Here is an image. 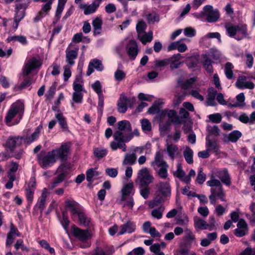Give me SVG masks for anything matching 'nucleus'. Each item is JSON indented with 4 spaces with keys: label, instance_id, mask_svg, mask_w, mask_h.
I'll use <instances>...</instances> for the list:
<instances>
[{
    "label": "nucleus",
    "instance_id": "obj_1",
    "mask_svg": "<svg viewBox=\"0 0 255 255\" xmlns=\"http://www.w3.org/2000/svg\"><path fill=\"white\" fill-rule=\"evenodd\" d=\"M118 130L114 132V140L110 143L113 150L121 148L123 151L127 150L125 142L129 141L132 138V128L128 121L123 120L118 123Z\"/></svg>",
    "mask_w": 255,
    "mask_h": 255
},
{
    "label": "nucleus",
    "instance_id": "obj_2",
    "mask_svg": "<svg viewBox=\"0 0 255 255\" xmlns=\"http://www.w3.org/2000/svg\"><path fill=\"white\" fill-rule=\"evenodd\" d=\"M23 103L17 101L13 103L8 110L4 118L6 124L8 126L16 125L22 119L24 113Z\"/></svg>",
    "mask_w": 255,
    "mask_h": 255
},
{
    "label": "nucleus",
    "instance_id": "obj_3",
    "mask_svg": "<svg viewBox=\"0 0 255 255\" xmlns=\"http://www.w3.org/2000/svg\"><path fill=\"white\" fill-rule=\"evenodd\" d=\"M225 28L227 34L230 37L237 40H240L248 35L247 26L246 24L240 23L234 24L231 23H226Z\"/></svg>",
    "mask_w": 255,
    "mask_h": 255
},
{
    "label": "nucleus",
    "instance_id": "obj_4",
    "mask_svg": "<svg viewBox=\"0 0 255 255\" xmlns=\"http://www.w3.org/2000/svg\"><path fill=\"white\" fill-rule=\"evenodd\" d=\"M151 166L161 178H166L167 177L168 165L163 159V155L160 150L156 152Z\"/></svg>",
    "mask_w": 255,
    "mask_h": 255
},
{
    "label": "nucleus",
    "instance_id": "obj_5",
    "mask_svg": "<svg viewBox=\"0 0 255 255\" xmlns=\"http://www.w3.org/2000/svg\"><path fill=\"white\" fill-rule=\"evenodd\" d=\"M74 92L72 95V100L74 103L81 104L83 101V94L85 91L84 88V81L82 76L78 75L73 83Z\"/></svg>",
    "mask_w": 255,
    "mask_h": 255
},
{
    "label": "nucleus",
    "instance_id": "obj_6",
    "mask_svg": "<svg viewBox=\"0 0 255 255\" xmlns=\"http://www.w3.org/2000/svg\"><path fill=\"white\" fill-rule=\"evenodd\" d=\"M208 186L211 187L210 189L211 194L217 196L221 201H224L225 193L221 182L218 179L215 178V176L212 175L211 179L206 182Z\"/></svg>",
    "mask_w": 255,
    "mask_h": 255
},
{
    "label": "nucleus",
    "instance_id": "obj_7",
    "mask_svg": "<svg viewBox=\"0 0 255 255\" xmlns=\"http://www.w3.org/2000/svg\"><path fill=\"white\" fill-rule=\"evenodd\" d=\"M73 235L83 243L80 245L83 248L89 247L91 244L88 240L91 237L92 235L88 230H82L74 226L72 228Z\"/></svg>",
    "mask_w": 255,
    "mask_h": 255
},
{
    "label": "nucleus",
    "instance_id": "obj_8",
    "mask_svg": "<svg viewBox=\"0 0 255 255\" xmlns=\"http://www.w3.org/2000/svg\"><path fill=\"white\" fill-rule=\"evenodd\" d=\"M153 180V176L147 168H142L138 171L136 180V183L138 185H149L152 183Z\"/></svg>",
    "mask_w": 255,
    "mask_h": 255
},
{
    "label": "nucleus",
    "instance_id": "obj_9",
    "mask_svg": "<svg viewBox=\"0 0 255 255\" xmlns=\"http://www.w3.org/2000/svg\"><path fill=\"white\" fill-rule=\"evenodd\" d=\"M37 158L39 163L43 168L51 166L56 162V160L51 151H49L46 155L45 154V152H41L37 155Z\"/></svg>",
    "mask_w": 255,
    "mask_h": 255
},
{
    "label": "nucleus",
    "instance_id": "obj_10",
    "mask_svg": "<svg viewBox=\"0 0 255 255\" xmlns=\"http://www.w3.org/2000/svg\"><path fill=\"white\" fill-rule=\"evenodd\" d=\"M70 144L68 143H63L60 147H56L52 150L55 160L59 159L61 161L67 159L70 150Z\"/></svg>",
    "mask_w": 255,
    "mask_h": 255
},
{
    "label": "nucleus",
    "instance_id": "obj_11",
    "mask_svg": "<svg viewBox=\"0 0 255 255\" xmlns=\"http://www.w3.org/2000/svg\"><path fill=\"white\" fill-rule=\"evenodd\" d=\"M135 102L134 98H127L125 94H121L118 102V110L121 113H125L127 107L131 108Z\"/></svg>",
    "mask_w": 255,
    "mask_h": 255
},
{
    "label": "nucleus",
    "instance_id": "obj_12",
    "mask_svg": "<svg viewBox=\"0 0 255 255\" xmlns=\"http://www.w3.org/2000/svg\"><path fill=\"white\" fill-rule=\"evenodd\" d=\"M41 65V62L39 59L32 57L25 62L22 69V74L24 76H28L32 71L39 68Z\"/></svg>",
    "mask_w": 255,
    "mask_h": 255
},
{
    "label": "nucleus",
    "instance_id": "obj_13",
    "mask_svg": "<svg viewBox=\"0 0 255 255\" xmlns=\"http://www.w3.org/2000/svg\"><path fill=\"white\" fill-rule=\"evenodd\" d=\"M203 14L207 16V20L209 22H215L219 17L218 11L214 10L210 5H206L203 7Z\"/></svg>",
    "mask_w": 255,
    "mask_h": 255
},
{
    "label": "nucleus",
    "instance_id": "obj_14",
    "mask_svg": "<svg viewBox=\"0 0 255 255\" xmlns=\"http://www.w3.org/2000/svg\"><path fill=\"white\" fill-rule=\"evenodd\" d=\"M163 152L166 153L169 158L173 161L175 158L180 157L181 153L177 145L167 143Z\"/></svg>",
    "mask_w": 255,
    "mask_h": 255
},
{
    "label": "nucleus",
    "instance_id": "obj_15",
    "mask_svg": "<svg viewBox=\"0 0 255 255\" xmlns=\"http://www.w3.org/2000/svg\"><path fill=\"white\" fill-rule=\"evenodd\" d=\"M20 234L17 228L11 223L9 227V231L7 234L5 245L6 246H10L12 244L14 239L15 237H20Z\"/></svg>",
    "mask_w": 255,
    "mask_h": 255
},
{
    "label": "nucleus",
    "instance_id": "obj_16",
    "mask_svg": "<svg viewBox=\"0 0 255 255\" xmlns=\"http://www.w3.org/2000/svg\"><path fill=\"white\" fill-rule=\"evenodd\" d=\"M24 141V137L22 136L9 137L6 142V147L10 151H12L14 148L20 146Z\"/></svg>",
    "mask_w": 255,
    "mask_h": 255
},
{
    "label": "nucleus",
    "instance_id": "obj_17",
    "mask_svg": "<svg viewBox=\"0 0 255 255\" xmlns=\"http://www.w3.org/2000/svg\"><path fill=\"white\" fill-rule=\"evenodd\" d=\"M135 223L131 221H128L120 226V230L118 233V235L120 236L126 233L131 234L136 230Z\"/></svg>",
    "mask_w": 255,
    "mask_h": 255
},
{
    "label": "nucleus",
    "instance_id": "obj_18",
    "mask_svg": "<svg viewBox=\"0 0 255 255\" xmlns=\"http://www.w3.org/2000/svg\"><path fill=\"white\" fill-rule=\"evenodd\" d=\"M214 174L221 180L222 183L227 186L231 185V179L227 169L224 168L221 170H217L214 172Z\"/></svg>",
    "mask_w": 255,
    "mask_h": 255
},
{
    "label": "nucleus",
    "instance_id": "obj_19",
    "mask_svg": "<svg viewBox=\"0 0 255 255\" xmlns=\"http://www.w3.org/2000/svg\"><path fill=\"white\" fill-rule=\"evenodd\" d=\"M164 115L167 116L168 118V122L167 123V126H168L171 123L175 124H180L182 123V121L181 118L177 115L175 110H164L162 112Z\"/></svg>",
    "mask_w": 255,
    "mask_h": 255
},
{
    "label": "nucleus",
    "instance_id": "obj_20",
    "mask_svg": "<svg viewBox=\"0 0 255 255\" xmlns=\"http://www.w3.org/2000/svg\"><path fill=\"white\" fill-rule=\"evenodd\" d=\"M94 69L99 71H102L104 69V66L101 61L97 59H93L89 63L88 70L86 75L89 76L94 72Z\"/></svg>",
    "mask_w": 255,
    "mask_h": 255
},
{
    "label": "nucleus",
    "instance_id": "obj_21",
    "mask_svg": "<svg viewBox=\"0 0 255 255\" xmlns=\"http://www.w3.org/2000/svg\"><path fill=\"white\" fill-rule=\"evenodd\" d=\"M65 207L71 213L73 218L77 217L80 213L79 205L73 200H67L65 201Z\"/></svg>",
    "mask_w": 255,
    "mask_h": 255
},
{
    "label": "nucleus",
    "instance_id": "obj_22",
    "mask_svg": "<svg viewBox=\"0 0 255 255\" xmlns=\"http://www.w3.org/2000/svg\"><path fill=\"white\" fill-rule=\"evenodd\" d=\"M248 232V226L244 219L239 220L237 224V228L235 230V235L238 237L246 235Z\"/></svg>",
    "mask_w": 255,
    "mask_h": 255
},
{
    "label": "nucleus",
    "instance_id": "obj_23",
    "mask_svg": "<svg viewBox=\"0 0 255 255\" xmlns=\"http://www.w3.org/2000/svg\"><path fill=\"white\" fill-rule=\"evenodd\" d=\"M102 0H95L90 4H84L80 6V8L84 9L85 15H89L94 13L99 7Z\"/></svg>",
    "mask_w": 255,
    "mask_h": 255
},
{
    "label": "nucleus",
    "instance_id": "obj_24",
    "mask_svg": "<svg viewBox=\"0 0 255 255\" xmlns=\"http://www.w3.org/2000/svg\"><path fill=\"white\" fill-rule=\"evenodd\" d=\"M127 51L128 55L132 60H134L138 53L137 45L133 40H128Z\"/></svg>",
    "mask_w": 255,
    "mask_h": 255
},
{
    "label": "nucleus",
    "instance_id": "obj_25",
    "mask_svg": "<svg viewBox=\"0 0 255 255\" xmlns=\"http://www.w3.org/2000/svg\"><path fill=\"white\" fill-rule=\"evenodd\" d=\"M135 190L133 182L129 181L124 184L121 190L122 199H125L126 197H131L134 194Z\"/></svg>",
    "mask_w": 255,
    "mask_h": 255
},
{
    "label": "nucleus",
    "instance_id": "obj_26",
    "mask_svg": "<svg viewBox=\"0 0 255 255\" xmlns=\"http://www.w3.org/2000/svg\"><path fill=\"white\" fill-rule=\"evenodd\" d=\"M236 86L240 89H253L255 87L254 83L247 81V78L245 76L239 77L236 83Z\"/></svg>",
    "mask_w": 255,
    "mask_h": 255
},
{
    "label": "nucleus",
    "instance_id": "obj_27",
    "mask_svg": "<svg viewBox=\"0 0 255 255\" xmlns=\"http://www.w3.org/2000/svg\"><path fill=\"white\" fill-rule=\"evenodd\" d=\"M79 48H75L73 50H71L68 47L66 50V61L70 66H73L75 64L74 60L78 56Z\"/></svg>",
    "mask_w": 255,
    "mask_h": 255
},
{
    "label": "nucleus",
    "instance_id": "obj_28",
    "mask_svg": "<svg viewBox=\"0 0 255 255\" xmlns=\"http://www.w3.org/2000/svg\"><path fill=\"white\" fill-rule=\"evenodd\" d=\"M173 175L186 184L190 183L191 181V179H190L189 176H186V173L182 169V167L180 163L177 164V169L174 171Z\"/></svg>",
    "mask_w": 255,
    "mask_h": 255
},
{
    "label": "nucleus",
    "instance_id": "obj_29",
    "mask_svg": "<svg viewBox=\"0 0 255 255\" xmlns=\"http://www.w3.org/2000/svg\"><path fill=\"white\" fill-rule=\"evenodd\" d=\"M183 57L180 54L177 53L168 58V64L170 65V68L173 70L179 68L182 63L181 60Z\"/></svg>",
    "mask_w": 255,
    "mask_h": 255
},
{
    "label": "nucleus",
    "instance_id": "obj_30",
    "mask_svg": "<svg viewBox=\"0 0 255 255\" xmlns=\"http://www.w3.org/2000/svg\"><path fill=\"white\" fill-rule=\"evenodd\" d=\"M156 186L158 188V191L163 195V196L167 197L170 196L171 187L168 182H160Z\"/></svg>",
    "mask_w": 255,
    "mask_h": 255
},
{
    "label": "nucleus",
    "instance_id": "obj_31",
    "mask_svg": "<svg viewBox=\"0 0 255 255\" xmlns=\"http://www.w3.org/2000/svg\"><path fill=\"white\" fill-rule=\"evenodd\" d=\"M26 8H15V16L14 22L15 25H13L14 29H16L18 27L19 22L23 18L25 15V9Z\"/></svg>",
    "mask_w": 255,
    "mask_h": 255
},
{
    "label": "nucleus",
    "instance_id": "obj_32",
    "mask_svg": "<svg viewBox=\"0 0 255 255\" xmlns=\"http://www.w3.org/2000/svg\"><path fill=\"white\" fill-rule=\"evenodd\" d=\"M217 94V92L213 87L209 88L208 91V95L207 98V105L210 106H214L217 105L215 101V98Z\"/></svg>",
    "mask_w": 255,
    "mask_h": 255
},
{
    "label": "nucleus",
    "instance_id": "obj_33",
    "mask_svg": "<svg viewBox=\"0 0 255 255\" xmlns=\"http://www.w3.org/2000/svg\"><path fill=\"white\" fill-rule=\"evenodd\" d=\"M57 119L60 128L64 131L68 130V127L66 119L64 116L63 114L59 112H58L55 116Z\"/></svg>",
    "mask_w": 255,
    "mask_h": 255
},
{
    "label": "nucleus",
    "instance_id": "obj_34",
    "mask_svg": "<svg viewBox=\"0 0 255 255\" xmlns=\"http://www.w3.org/2000/svg\"><path fill=\"white\" fill-rule=\"evenodd\" d=\"M194 226L197 229H211L209 227V224L203 219L201 218L196 216L194 217Z\"/></svg>",
    "mask_w": 255,
    "mask_h": 255
},
{
    "label": "nucleus",
    "instance_id": "obj_35",
    "mask_svg": "<svg viewBox=\"0 0 255 255\" xmlns=\"http://www.w3.org/2000/svg\"><path fill=\"white\" fill-rule=\"evenodd\" d=\"M240 122L244 124L253 125L255 123V111L253 112L249 117L246 114L241 115L239 117Z\"/></svg>",
    "mask_w": 255,
    "mask_h": 255
},
{
    "label": "nucleus",
    "instance_id": "obj_36",
    "mask_svg": "<svg viewBox=\"0 0 255 255\" xmlns=\"http://www.w3.org/2000/svg\"><path fill=\"white\" fill-rule=\"evenodd\" d=\"M80 224L85 227H91L92 226L91 219L84 213L80 212L77 216Z\"/></svg>",
    "mask_w": 255,
    "mask_h": 255
},
{
    "label": "nucleus",
    "instance_id": "obj_37",
    "mask_svg": "<svg viewBox=\"0 0 255 255\" xmlns=\"http://www.w3.org/2000/svg\"><path fill=\"white\" fill-rule=\"evenodd\" d=\"M242 133L238 130H235L225 136V140L232 142H235L242 136Z\"/></svg>",
    "mask_w": 255,
    "mask_h": 255
},
{
    "label": "nucleus",
    "instance_id": "obj_38",
    "mask_svg": "<svg viewBox=\"0 0 255 255\" xmlns=\"http://www.w3.org/2000/svg\"><path fill=\"white\" fill-rule=\"evenodd\" d=\"M212 62V60L209 55H205L203 56L202 61L203 68L210 74L213 72Z\"/></svg>",
    "mask_w": 255,
    "mask_h": 255
},
{
    "label": "nucleus",
    "instance_id": "obj_39",
    "mask_svg": "<svg viewBox=\"0 0 255 255\" xmlns=\"http://www.w3.org/2000/svg\"><path fill=\"white\" fill-rule=\"evenodd\" d=\"M103 21L101 18L96 17L92 21L93 27V32L95 35H99L101 33L102 30V25Z\"/></svg>",
    "mask_w": 255,
    "mask_h": 255
},
{
    "label": "nucleus",
    "instance_id": "obj_40",
    "mask_svg": "<svg viewBox=\"0 0 255 255\" xmlns=\"http://www.w3.org/2000/svg\"><path fill=\"white\" fill-rule=\"evenodd\" d=\"M67 0H58V5L55 13L56 21L53 23H55L60 18V15L63 10L64 6Z\"/></svg>",
    "mask_w": 255,
    "mask_h": 255
},
{
    "label": "nucleus",
    "instance_id": "obj_41",
    "mask_svg": "<svg viewBox=\"0 0 255 255\" xmlns=\"http://www.w3.org/2000/svg\"><path fill=\"white\" fill-rule=\"evenodd\" d=\"M136 159V156L135 153L132 152L131 154H126L125 156V158L123 161V164L124 165H132L134 164Z\"/></svg>",
    "mask_w": 255,
    "mask_h": 255
},
{
    "label": "nucleus",
    "instance_id": "obj_42",
    "mask_svg": "<svg viewBox=\"0 0 255 255\" xmlns=\"http://www.w3.org/2000/svg\"><path fill=\"white\" fill-rule=\"evenodd\" d=\"M42 128V126L40 125L37 127L31 136L24 138V141L27 143H31L35 140L37 139L39 136Z\"/></svg>",
    "mask_w": 255,
    "mask_h": 255
},
{
    "label": "nucleus",
    "instance_id": "obj_43",
    "mask_svg": "<svg viewBox=\"0 0 255 255\" xmlns=\"http://www.w3.org/2000/svg\"><path fill=\"white\" fill-rule=\"evenodd\" d=\"M71 168V163L69 162H65L59 166L57 169V172L58 173H64V174L67 176Z\"/></svg>",
    "mask_w": 255,
    "mask_h": 255
},
{
    "label": "nucleus",
    "instance_id": "obj_44",
    "mask_svg": "<svg viewBox=\"0 0 255 255\" xmlns=\"http://www.w3.org/2000/svg\"><path fill=\"white\" fill-rule=\"evenodd\" d=\"M46 197V195L45 193H42L35 205L34 209L35 210L36 209H39L41 211L43 210L45 207Z\"/></svg>",
    "mask_w": 255,
    "mask_h": 255
},
{
    "label": "nucleus",
    "instance_id": "obj_45",
    "mask_svg": "<svg viewBox=\"0 0 255 255\" xmlns=\"http://www.w3.org/2000/svg\"><path fill=\"white\" fill-rule=\"evenodd\" d=\"M183 155L186 161L188 163L191 164L193 162V151L190 147H186L185 150L184 151Z\"/></svg>",
    "mask_w": 255,
    "mask_h": 255
},
{
    "label": "nucleus",
    "instance_id": "obj_46",
    "mask_svg": "<svg viewBox=\"0 0 255 255\" xmlns=\"http://www.w3.org/2000/svg\"><path fill=\"white\" fill-rule=\"evenodd\" d=\"M140 195L145 199L148 198L150 193V188L148 185H138Z\"/></svg>",
    "mask_w": 255,
    "mask_h": 255
},
{
    "label": "nucleus",
    "instance_id": "obj_47",
    "mask_svg": "<svg viewBox=\"0 0 255 255\" xmlns=\"http://www.w3.org/2000/svg\"><path fill=\"white\" fill-rule=\"evenodd\" d=\"M234 66L230 62H227L225 67V73L228 79H232L234 77L233 69Z\"/></svg>",
    "mask_w": 255,
    "mask_h": 255
},
{
    "label": "nucleus",
    "instance_id": "obj_48",
    "mask_svg": "<svg viewBox=\"0 0 255 255\" xmlns=\"http://www.w3.org/2000/svg\"><path fill=\"white\" fill-rule=\"evenodd\" d=\"M206 146L209 151L211 150L217 151L218 150V146L216 142L211 140L208 136L206 137Z\"/></svg>",
    "mask_w": 255,
    "mask_h": 255
},
{
    "label": "nucleus",
    "instance_id": "obj_49",
    "mask_svg": "<svg viewBox=\"0 0 255 255\" xmlns=\"http://www.w3.org/2000/svg\"><path fill=\"white\" fill-rule=\"evenodd\" d=\"M138 37L143 44H145L152 40V32L149 31L147 33L139 35Z\"/></svg>",
    "mask_w": 255,
    "mask_h": 255
},
{
    "label": "nucleus",
    "instance_id": "obj_50",
    "mask_svg": "<svg viewBox=\"0 0 255 255\" xmlns=\"http://www.w3.org/2000/svg\"><path fill=\"white\" fill-rule=\"evenodd\" d=\"M164 210V207L161 205L158 208H155L152 211L151 215L155 218L160 219L162 217Z\"/></svg>",
    "mask_w": 255,
    "mask_h": 255
},
{
    "label": "nucleus",
    "instance_id": "obj_51",
    "mask_svg": "<svg viewBox=\"0 0 255 255\" xmlns=\"http://www.w3.org/2000/svg\"><path fill=\"white\" fill-rule=\"evenodd\" d=\"M128 40L125 39L123 40L115 49L117 53L120 55L122 56L125 52V48L127 49V43Z\"/></svg>",
    "mask_w": 255,
    "mask_h": 255
},
{
    "label": "nucleus",
    "instance_id": "obj_52",
    "mask_svg": "<svg viewBox=\"0 0 255 255\" xmlns=\"http://www.w3.org/2000/svg\"><path fill=\"white\" fill-rule=\"evenodd\" d=\"M99 175L96 168H91L87 170L86 172V179L88 182H91L93 178Z\"/></svg>",
    "mask_w": 255,
    "mask_h": 255
},
{
    "label": "nucleus",
    "instance_id": "obj_53",
    "mask_svg": "<svg viewBox=\"0 0 255 255\" xmlns=\"http://www.w3.org/2000/svg\"><path fill=\"white\" fill-rule=\"evenodd\" d=\"M94 155L98 158H103L108 153V150L102 147H98L94 150Z\"/></svg>",
    "mask_w": 255,
    "mask_h": 255
},
{
    "label": "nucleus",
    "instance_id": "obj_54",
    "mask_svg": "<svg viewBox=\"0 0 255 255\" xmlns=\"http://www.w3.org/2000/svg\"><path fill=\"white\" fill-rule=\"evenodd\" d=\"M207 130L208 132V136L209 135H215L217 136L219 135L220 129L218 128V126H211L208 125L207 127Z\"/></svg>",
    "mask_w": 255,
    "mask_h": 255
},
{
    "label": "nucleus",
    "instance_id": "obj_55",
    "mask_svg": "<svg viewBox=\"0 0 255 255\" xmlns=\"http://www.w3.org/2000/svg\"><path fill=\"white\" fill-rule=\"evenodd\" d=\"M30 2V0H16L15 8H27Z\"/></svg>",
    "mask_w": 255,
    "mask_h": 255
},
{
    "label": "nucleus",
    "instance_id": "obj_56",
    "mask_svg": "<svg viewBox=\"0 0 255 255\" xmlns=\"http://www.w3.org/2000/svg\"><path fill=\"white\" fill-rule=\"evenodd\" d=\"M147 19L149 23H154L159 21V15L155 12H152L146 15Z\"/></svg>",
    "mask_w": 255,
    "mask_h": 255
},
{
    "label": "nucleus",
    "instance_id": "obj_57",
    "mask_svg": "<svg viewBox=\"0 0 255 255\" xmlns=\"http://www.w3.org/2000/svg\"><path fill=\"white\" fill-rule=\"evenodd\" d=\"M141 128L144 132H149L151 129V125L149 121L145 119L141 121Z\"/></svg>",
    "mask_w": 255,
    "mask_h": 255
},
{
    "label": "nucleus",
    "instance_id": "obj_58",
    "mask_svg": "<svg viewBox=\"0 0 255 255\" xmlns=\"http://www.w3.org/2000/svg\"><path fill=\"white\" fill-rule=\"evenodd\" d=\"M121 200L123 202L124 206L128 207L130 209L132 210L134 204L132 197H126L125 199L121 198Z\"/></svg>",
    "mask_w": 255,
    "mask_h": 255
},
{
    "label": "nucleus",
    "instance_id": "obj_59",
    "mask_svg": "<svg viewBox=\"0 0 255 255\" xmlns=\"http://www.w3.org/2000/svg\"><path fill=\"white\" fill-rule=\"evenodd\" d=\"M203 168L200 167L196 178V181L200 184H202L206 179V175L203 172Z\"/></svg>",
    "mask_w": 255,
    "mask_h": 255
},
{
    "label": "nucleus",
    "instance_id": "obj_60",
    "mask_svg": "<svg viewBox=\"0 0 255 255\" xmlns=\"http://www.w3.org/2000/svg\"><path fill=\"white\" fill-rule=\"evenodd\" d=\"M146 28V24L143 21H139L136 24V29L138 34L139 35L144 33L145 29Z\"/></svg>",
    "mask_w": 255,
    "mask_h": 255
},
{
    "label": "nucleus",
    "instance_id": "obj_61",
    "mask_svg": "<svg viewBox=\"0 0 255 255\" xmlns=\"http://www.w3.org/2000/svg\"><path fill=\"white\" fill-rule=\"evenodd\" d=\"M216 38L218 39V41L220 42H221V35L219 32H210V33H208L207 35L202 37L201 38L200 40L201 41H203L204 40H205L207 38Z\"/></svg>",
    "mask_w": 255,
    "mask_h": 255
},
{
    "label": "nucleus",
    "instance_id": "obj_62",
    "mask_svg": "<svg viewBox=\"0 0 255 255\" xmlns=\"http://www.w3.org/2000/svg\"><path fill=\"white\" fill-rule=\"evenodd\" d=\"M126 74L123 71L117 69L114 73V77L117 81H121L125 79Z\"/></svg>",
    "mask_w": 255,
    "mask_h": 255
},
{
    "label": "nucleus",
    "instance_id": "obj_63",
    "mask_svg": "<svg viewBox=\"0 0 255 255\" xmlns=\"http://www.w3.org/2000/svg\"><path fill=\"white\" fill-rule=\"evenodd\" d=\"M92 87L94 91L98 94L100 95L103 94L102 90V86L99 81L97 80L92 85Z\"/></svg>",
    "mask_w": 255,
    "mask_h": 255
},
{
    "label": "nucleus",
    "instance_id": "obj_64",
    "mask_svg": "<svg viewBox=\"0 0 255 255\" xmlns=\"http://www.w3.org/2000/svg\"><path fill=\"white\" fill-rule=\"evenodd\" d=\"M88 255H107L104 249L100 247H97L94 250L90 252Z\"/></svg>",
    "mask_w": 255,
    "mask_h": 255
}]
</instances>
